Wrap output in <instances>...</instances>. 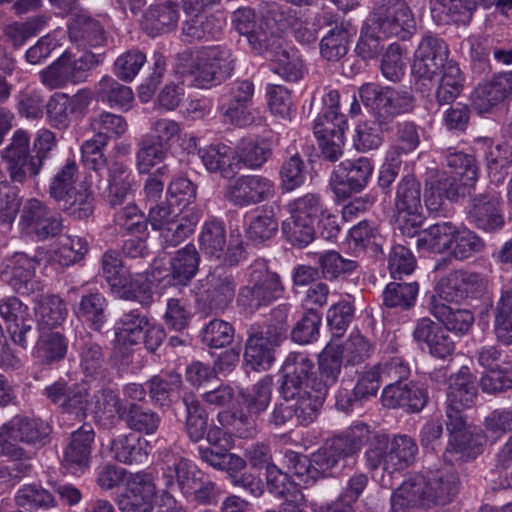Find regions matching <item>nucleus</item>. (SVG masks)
<instances>
[{
    "mask_svg": "<svg viewBox=\"0 0 512 512\" xmlns=\"http://www.w3.org/2000/svg\"><path fill=\"white\" fill-rule=\"evenodd\" d=\"M310 369L311 358L307 353L293 351L286 356L279 388L282 401L270 414L271 424L282 426L295 418L298 424L308 426L317 419L326 396L310 389L307 383Z\"/></svg>",
    "mask_w": 512,
    "mask_h": 512,
    "instance_id": "f257e3e1",
    "label": "nucleus"
},
{
    "mask_svg": "<svg viewBox=\"0 0 512 512\" xmlns=\"http://www.w3.org/2000/svg\"><path fill=\"white\" fill-rule=\"evenodd\" d=\"M161 477L164 486L156 512H187L170 493L177 486L181 495L189 502L210 505L217 501L219 490L216 484L202 477L192 461L179 454L167 451L160 462Z\"/></svg>",
    "mask_w": 512,
    "mask_h": 512,
    "instance_id": "f03ea898",
    "label": "nucleus"
},
{
    "mask_svg": "<svg viewBox=\"0 0 512 512\" xmlns=\"http://www.w3.org/2000/svg\"><path fill=\"white\" fill-rule=\"evenodd\" d=\"M57 147L54 132L40 129L33 139L22 128L16 129L0 156L12 183L24 186L36 182L52 152Z\"/></svg>",
    "mask_w": 512,
    "mask_h": 512,
    "instance_id": "7ed1b4c3",
    "label": "nucleus"
},
{
    "mask_svg": "<svg viewBox=\"0 0 512 512\" xmlns=\"http://www.w3.org/2000/svg\"><path fill=\"white\" fill-rule=\"evenodd\" d=\"M459 491L458 474L451 468L414 475L405 480L391 496L392 512L410 508L431 509L449 504Z\"/></svg>",
    "mask_w": 512,
    "mask_h": 512,
    "instance_id": "20e7f679",
    "label": "nucleus"
},
{
    "mask_svg": "<svg viewBox=\"0 0 512 512\" xmlns=\"http://www.w3.org/2000/svg\"><path fill=\"white\" fill-rule=\"evenodd\" d=\"M365 442L369 447L364 453L365 463L370 471L382 468L387 474L382 475L380 485L390 489L393 486L392 476L409 467L416 458L418 446L413 438L407 435H398L389 439L382 433L368 434Z\"/></svg>",
    "mask_w": 512,
    "mask_h": 512,
    "instance_id": "39448f33",
    "label": "nucleus"
},
{
    "mask_svg": "<svg viewBox=\"0 0 512 512\" xmlns=\"http://www.w3.org/2000/svg\"><path fill=\"white\" fill-rule=\"evenodd\" d=\"M181 73L194 77L199 87L210 88L221 84L234 71V58L230 49L223 46L185 50L177 55Z\"/></svg>",
    "mask_w": 512,
    "mask_h": 512,
    "instance_id": "423d86ee",
    "label": "nucleus"
},
{
    "mask_svg": "<svg viewBox=\"0 0 512 512\" xmlns=\"http://www.w3.org/2000/svg\"><path fill=\"white\" fill-rule=\"evenodd\" d=\"M273 381L270 376L261 378L251 389L239 393V407L234 413L218 414L222 426L230 425L241 438L254 437L261 423V415L267 410L272 398Z\"/></svg>",
    "mask_w": 512,
    "mask_h": 512,
    "instance_id": "0eeeda50",
    "label": "nucleus"
},
{
    "mask_svg": "<svg viewBox=\"0 0 512 512\" xmlns=\"http://www.w3.org/2000/svg\"><path fill=\"white\" fill-rule=\"evenodd\" d=\"M285 292L281 276L270 270L264 260H257L248 267L247 284L239 288L236 304L252 315L283 298Z\"/></svg>",
    "mask_w": 512,
    "mask_h": 512,
    "instance_id": "6e6552de",
    "label": "nucleus"
},
{
    "mask_svg": "<svg viewBox=\"0 0 512 512\" xmlns=\"http://www.w3.org/2000/svg\"><path fill=\"white\" fill-rule=\"evenodd\" d=\"M359 97L366 106L372 107L373 118L384 130H393L395 118L411 112L415 106V98L409 90L373 83L362 85Z\"/></svg>",
    "mask_w": 512,
    "mask_h": 512,
    "instance_id": "1a4fd4ad",
    "label": "nucleus"
},
{
    "mask_svg": "<svg viewBox=\"0 0 512 512\" xmlns=\"http://www.w3.org/2000/svg\"><path fill=\"white\" fill-rule=\"evenodd\" d=\"M369 434V426L358 423L351 426L344 433L327 440L323 447L312 454L314 475L325 477L342 460L358 453Z\"/></svg>",
    "mask_w": 512,
    "mask_h": 512,
    "instance_id": "9d476101",
    "label": "nucleus"
},
{
    "mask_svg": "<svg viewBox=\"0 0 512 512\" xmlns=\"http://www.w3.org/2000/svg\"><path fill=\"white\" fill-rule=\"evenodd\" d=\"M371 30L386 38L409 39L416 30L415 18L405 0H375L367 18Z\"/></svg>",
    "mask_w": 512,
    "mask_h": 512,
    "instance_id": "9b49d317",
    "label": "nucleus"
},
{
    "mask_svg": "<svg viewBox=\"0 0 512 512\" xmlns=\"http://www.w3.org/2000/svg\"><path fill=\"white\" fill-rule=\"evenodd\" d=\"M236 279L224 267H216L198 281L195 292L197 308L205 314H222L232 304L236 293Z\"/></svg>",
    "mask_w": 512,
    "mask_h": 512,
    "instance_id": "f8f14e48",
    "label": "nucleus"
},
{
    "mask_svg": "<svg viewBox=\"0 0 512 512\" xmlns=\"http://www.w3.org/2000/svg\"><path fill=\"white\" fill-rule=\"evenodd\" d=\"M449 50L446 43L436 35L427 33L420 41L411 67L416 82V90L422 94H429L433 87V80L439 72L445 69Z\"/></svg>",
    "mask_w": 512,
    "mask_h": 512,
    "instance_id": "ddd939ff",
    "label": "nucleus"
},
{
    "mask_svg": "<svg viewBox=\"0 0 512 512\" xmlns=\"http://www.w3.org/2000/svg\"><path fill=\"white\" fill-rule=\"evenodd\" d=\"M115 332L124 343H143L150 352H155L165 339L163 328L154 325L141 309L123 311L115 323Z\"/></svg>",
    "mask_w": 512,
    "mask_h": 512,
    "instance_id": "4468645a",
    "label": "nucleus"
},
{
    "mask_svg": "<svg viewBox=\"0 0 512 512\" xmlns=\"http://www.w3.org/2000/svg\"><path fill=\"white\" fill-rule=\"evenodd\" d=\"M254 91V84L248 79L235 80L224 88L219 107L226 122L239 127H246L254 122L250 111Z\"/></svg>",
    "mask_w": 512,
    "mask_h": 512,
    "instance_id": "2eb2a0df",
    "label": "nucleus"
},
{
    "mask_svg": "<svg viewBox=\"0 0 512 512\" xmlns=\"http://www.w3.org/2000/svg\"><path fill=\"white\" fill-rule=\"evenodd\" d=\"M373 169L371 160L366 157L342 161L334 168L329 185L338 199H347L367 186Z\"/></svg>",
    "mask_w": 512,
    "mask_h": 512,
    "instance_id": "dca6fc26",
    "label": "nucleus"
},
{
    "mask_svg": "<svg viewBox=\"0 0 512 512\" xmlns=\"http://www.w3.org/2000/svg\"><path fill=\"white\" fill-rule=\"evenodd\" d=\"M274 194V182L257 174L241 175L234 178L227 184L224 191L226 200L238 208L257 205L272 198Z\"/></svg>",
    "mask_w": 512,
    "mask_h": 512,
    "instance_id": "f3484780",
    "label": "nucleus"
},
{
    "mask_svg": "<svg viewBox=\"0 0 512 512\" xmlns=\"http://www.w3.org/2000/svg\"><path fill=\"white\" fill-rule=\"evenodd\" d=\"M20 225L27 234L40 240L55 237L63 229L61 214L36 198L26 200L21 210Z\"/></svg>",
    "mask_w": 512,
    "mask_h": 512,
    "instance_id": "a211bd4d",
    "label": "nucleus"
},
{
    "mask_svg": "<svg viewBox=\"0 0 512 512\" xmlns=\"http://www.w3.org/2000/svg\"><path fill=\"white\" fill-rule=\"evenodd\" d=\"M446 427L449 432V441L444 452L446 461H467L482 452L485 436L479 429L467 425L466 419L460 420L459 424L447 421Z\"/></svg>",
    "mask_w": 512,
    "mask_h": 512,
    "instance_id": "6ab92c4d",
    "label": "nucleus"
},
{
    "mask_svg": "<svg viewBox=\"0 0 512 512\" xmlns=\"http://www.w3.org/2000/svg\"><path fill=\"white\" fill-rule=\"evenodd\" d=\"M458 295L447 288L438 289V295L431 298L429 310L446 331L464 335L471 329L475 318L470 310L452 304Z\"/></svg>",
    "mask_w": 512,
    "mask_h": 512,
    "instance_id": "aec40b11",
    "label": "nucleus"
},
{
    "mask_svg": "<svg viewBox=\"0 0 512 512\" xmlns=\"http://www.w3.org/2000/svg\"><path fill=\"white\" fill-rule=\"evenodd\" d=\"M245 343L244 362L253 370H268L275 361V350L282 340L260 324L251 325Z\"/></svg>",
    "mask_w": 512,
    "mask_h": 512,
    "instance_id": "412c9836",
    "label": "nucleus"
},
{
    "mask_svg": "<svg viewBox=\"0 0 512 512\" xmlns=\"http://www.w3.org/2000/svg\"><path fill=\"white\" fill-rule=\"evenodd\" d=\"M501 205V196L495 190L475 195L467 212L468 219L485 232L498 231L505 224Z\"/></svg>",
    "mask_w": 512,
    "mask_h": 512,
    "instance_id": "4be33fe9",
    "label": "nucleus"
},
{
    "mask_svg": "<svg viewBox=\"0 0 512 512\" xmlns=\"http://www.w3.org/2000/svg\"><path fill=\"white\" fill-rule=\"evenodd\" d=\"M477 389L468 367H462L449 385L446 400L447 421L466 419L464 411L475 403Z\"/></svg>",
    "mask_w": 512,
    "mask_h": 512,
    "instance_id": "5701e85b",
    "label": "nucleus"
},
{
    "mask_svg": "<svg viewBox=\"0 0 512 512\" xmlns=\"http://www.w3.org/2000/svg\"><path fill=\"white\" fill-rule=\"evenodd\" d=\"M0 315L9 322L7 331L12 341L26 348L34 339L32 325L34 319L29 313L28 306L24 305L17 297L11 296L0 300Z\"/></svg>",
    "mask_w": 512,
    "mask_h": 512,
    "instance_id": "b1692460",
    "label": "nucleus"
},
{
    "mask_svg": "<svg viewBox=\"0 0 512 512\" xmlns=\"http://www.w3.org/2000/svg\"><path fill=\"white\" fill-rule=\"evenodd\" d=\"M342 363L339 346H327L318 356L317 370L311 359V369L307 373L310 389L326 396L340 377Z\"/></svg>",
    "mask_w": 512,
    "mask_h": 512,
    "instance_id": "393cba45",
    "label": "nucleus"
},
{
    "mask_svg": "<svg viewBox=\"0 0 512 512\" xmlns=\"http://www.w3.org/2000/svg\"><path fill=\"white\" fill-rule=\"evenodd\" d=\"M512 99V71L495 74L479 83L472 94V102L479 113H489L499 104Z\"/></svg>",
    "mask_w": 512,
    "mask_h": 512,
    "instance_id": "a878e982",
    "label": "nucleus"
},
{
    "mask_svg": "<svg viewBox=\"0 0 512 512\" xmlns=\"http://www.w3.org/2000/svg\"><path fill=\"white\" fill-rule=\"evenodd\" d=\"M235 30L245 35L251 47L258 53H264L275 36L267 21L258 18L251 8L242 7L235 10L231 17Z\"/></svg>",
    "mask_w": 512,
    "mask_h": 512,
    "instance_id": "bb28decb",
    "label": "nucleus"
},
{
    "mask_svg": "<svg viewBox=\"0 0 512 512\" xmlns=\"http://www.w3.org/2000/svg\"><path fill=\"white\" fill-rule=\"evenodd\" d=\"M381 401L387 408H402L408 413H418L426 406L428 393L412 381L389 383L382 391Z\"/></svg>",
    "mask_w": 512,
    "mask_h": 512,
    "instance_id": "cd10ccee",
    "label": "nucleus"
},
{
    "mask_svg": "<svg viewBox=\"0 0 512 512\" xmlns=\"http://www.w3.org/2000/svg\"><path fill=\"white\" fill-rule=\"evenodd\" d=\"M50 426L36 418L15 416L0 430L2 442H22L31 445H44L50 434Z\"/></svg>",
    "mask_w": 512,
    "mask_h": 512,
    "instance_id": "c85d7f7f",
    "label": "nucleus"
},
{
    "mask_svg": "<svg viewBox=\"0 0 512 512\" xmlns=\"http://www.w3.org/2000/svg\"><path fill=\"white\" fill-rule=\"evenodd\" d=\"M264 52L269 54L271 70L275 74L289 82L302 78L304 65L300 55L280 38L274 36Z\"/></svg>",
    "mask_w": 512,
    "mask_h": 512,
    "instance_id": "c756f323",
    "label": "nucleus"
},
{
    "mask_svg": "<svg viewBox=\"0 0 512 512\" xmlns=\"http://www.w3.org/2000/svg\"><path fill=\"white\" fill-rule=\"evenodd\" d=\"M68 33L70 40L84 49L100 47L106 42L105 31L100 22L82 11L70 15Z\"/></svg>",
    "mask_w": 512,
    "mask_h": 512,
    "instance_id": "7c9ffc66",
    "label": "nucleus"
},
{
    "mask_svg": "<svg viewBox=\"0 0 512 512\" xmlns=\"http://www.w3.org/2000/svg\"><path fill=\"white\" fill-rule=\"evenodd\" d=\"M273 147L270 138L250 135L241 138L234 149L233 160L251 170H258L272 157Z\"/></svg>",
    "mask_w": 512,
    "mask_h": 512,
    "instance_id": "2f4dec72",
    "label": "nucleus"
},
{
    "mask_svg": "<svg viewBox=\"0 0 512 512\" xmlns=\"http://www.w3.org/2000/svg\"><path fill=\"white\" fill-rule=\"evenodd\" d=\"M200 254L194 244L179 249L169 261L165 279L174 287L189 285L199 270Z\"/></svg>",
    "mask_w": 512,
    "mask_h": 512,
    "instance_id": "473e14b6",
    "label": "nucleus"
},
{
    "mask_svg": "<svg viewBox=\"0 0 512 512\" xmlns=\"http://www.w3.org/2000/svg\"><path fill=\"white\" fill-rule=\"evenodd\" d=\"M91 403L94 418L106 428L114 427L119 421H123L129 405L110 388H103L94 393Z\"/></svg>",
    "mask_w": 512,
    "mask_h": 512,
    "instance_id": "72a5a7b5",
    "label": "nucleus"
},
{
    "mask_svg": "<svg viewBox=\"0 0 512 512\" xmlns=\"http://www.w3.org/2000/svg\"><path fill=\"white\" fill-rule=\"evenodd\" d=\"M95 438L93 427L84 423L78 430L74 431L64 450L63 463L68 468H85L89 464L92 444Z\"/></svg>",
    "mask_w": 512,
    "mask_h": 512,
    "instance_id": "f704fd0d",
    "label": "nucleus"
},
{
    "mask_svg": "<svg viewBox=\"0 0 512 512\" xmlns=\"http://www.w3.org/2000/svg\"><path fill=\"white\" fill-rule=\"evenodd\" d=\"M149 443L134 433L122 434L111 442L113 458L127 465L144 464L148 461Z\"/></svg>",
    "mask_w": 512,
    "mask_h": 512,
    "instance_id": "c9c22d12",
    "label": "nucleus"
},
{
    "mask_svg": "<svg viewBox=\"0 0 512 512\" xmlns=\"http://www.w3.org/2000/svg\"><path fill=\"white\" fill-rule=\"evenodd\" d=\"M1 454L11 461L0 465V481L8 486L16 485L22 478L32 471V465L25 457V451L18 445L9 441L1 443Z\"/></svg>",
    "mask_w": 512,
    "mask_h": 512,
    "instance_id": "e433bc0d",
    "label": "nucleus"
},
{
    "mask_svg": "<svg viewBox=\"0 0 512 512\" xmlns=\"http://www.w3.org/2000/svg\"><path fill=\"white\" fill-rule=\"evenodd\" d=\"M179 9L176 3L165 2L151 5L142 21L143 29L152 37L169 32L177 26Z\"/></svg>",
    "mask_w": 512,
    "mask_h": 512,
    "instance_id": "4c0bfd02",
    "label": "nucleus"
},
{
    "mask_svg": "<svg viewBox=\"0 0 512 512\" xmlns=\"http://www.w3.org/2000/svg\"><path fill=\"white\" fill-rule=\"evenodd\" d=\"M39 265L37 257H30L23 252H16L7 262L6 269L11 274L10 286L19 294H29L32 290V278Z\"/></svg>",
    "mask_w": 512,
    "mask_h": 512,
    "instance_id": "58836bf2",
    "label": "nucleus"
},
{
    "mask_svg": "<svg viewBox=\"0 0 512 512\" xmlns=\"http://www.w3.org/2000/svg\"><path fill=\"white\" fill-rule=\"evenodd\" d=\"M107 306V299L102 293L91 292L81 297L74 307V314L92 330L100 332L107 322Z\"/></svg>",
    "mask_w": 512,
    "mask_h": 512,
    "instance_id": "ea45409f",
    "label": "nucleus"
},
{
    "mask_svg": "<svg viewBox=\"0 0 512 512\" xmlns=\"http://www.w3.org/2000/svg\"><path fill=\"white\" fill-rule=\"evenodd\" d=\"M120 287L112 293L124 300L137 301L142 308H149L154 302L152 282L144 274L137 273L134 276L127 273Z\"/></svg>",
    "mask_w": 512,
    "mask_h": 512,
    "instance_id": "a19ab883",
    "label": "nucleus"
},
{
    "mask_svg": "<svg viewBox=\"0 0 512 512\" xmlns=\"http://www.w3.org/2000/svg\"><path fill=\"white\" fill-rule=\"evenodd\" d=\"M201 218L198 209H189L183 216L160 230V241L163 249L174 248L188 238Z\"/></svg>",
    "mask_w": 512,
    "mask_h": 512,
    "instance_id": "79ce46f5",
    "label": "nucleus"
},
{
    "mask_svg": "<svg viewBox=\"0 0 512 512\" xmlns=\"http://www.w3.org/2000/svg\"><path fill=\"white\" fill-rule=\"evenodd\" d=\"M108 182L106 198L109 205L115 207L122 204L133 187V176L128 166L119 161L113 162L108 168Z\"/></svg>",
    "mask_w": 512,
    "mask_h": 512,
    "instance_id": "37998d69",
    "label": "nucleus"
},
{
    "mask_svg": "<svg viewBox=\"0 0 512 512\" xmlns=\"http://www.w3.org/2000/svg\"><path fill=\"white\" fill-rule=\"evenodd\" d=\"M456 229L457 227L451 222H438L421 231L416 240V245L419 249L435 253L449 251Z\"/></svg>",
    "mask_w": 512,
    "mask_h": 512,
    "instance_id": "c03bdc74",
    "label": "nucleus"
},
{
    "mask_svg": "<svg viewBox=\"0 0 512 512\" xmlns=\"http://www.w3.org/2000/svg\"><path fill=\"white\" fill-rule=\"evenodd\" d=\"M222 32V23L215 16L196 14L183 23L182 34L184 41H209L218 38Z\"/></svg>",
    "mask_w": 512,
    "mask_h": 512,
    "instance_id": "a18cd8bd",
    "label": "nucleus"
},
{
    "mask_svg": "<svg viewBox=\"0 0 512 512\" xmlns=\"http://www.w3.org/2000/svg\"><path fill=\"white\" fill-rule=\"evenodd\" d=\"M95 94L97 101L106 103L112 108H128L134 100L132 89L111 76H104L98 82Z\"/></svg>",
    "mask_w": 512,
    "mask_h": 512,
    "instance_id": "49530a36",
    "label": "nucleus"
},
{
    "mask_svg": "<svg viewBox=\"0 0 512 512\" xmlns=\"http://www.w3.org/2000/svg\"><path fill=\"white\" fill-rule=\"evenodd\" d=\"M435 91L439 105L451 104L459 97L464 88V77L457 63L450 61L441 72Z\"/></svg>",
    "mask_w": 512,
    "mask_h": 512,
    "instance_id": "de8ad7c7",
    "label": "nucleus"
},
{
    "mask_svg": "<svg viewBox=\"0 0 512 512\" xmlns=\"http://www.w3.org/2000/svg\"><path fill=\"white\" fill-rule=\"evenodd\" d=\"M68 342L65 336L52 330H40L36 355L42 363L50 365L62 361L67 354Z\"/></svg>",
    "mask_w": 512,
    "mask_h": 512,
    "instance_id": "09e8293b",
    "label": "nucleus"
},
{
    "mask_svg": "<svg viewBox=\"0 0 512 512\" xmlns=\"http://www.w3.org/2000/svg\"><path fill=\"white\" fill-rule=\"evenodd\" d=\"M40 330H52L60 326L67 317L66 303L57 295H43L37 302Z\"/></svg>",
    "mask_w": 512,
    "mask_h": 512,
    "instance_id": "8fccbe9b",
    "label": "nucleus"
},
{
    "mask_svg": "<svg viewBox=\"0 0 512 512\" xmlns=\"http://www.w3.org/2000/svg\"><path fill=\"white\" fill-rule=\"evenodd\" d=\"M123 421L132 431L152 435L157 432L161 423V417L156 411L131 402L127 406Z\"/></svg>",
    "mask_w": 512,
    "mask_h": 512,
    "instance_id": "3c124183",
    "label": "nucleus"
},
{
    "mask_svg": "<svg viewBox=\"0 0 512 512\" xmlns=\"http://www.w3.org/2000/svg\"><path fill=\"white\" fill-rule=\"evenodd\" d=\"M183 403L186 407L185 432L192 442L202 440L207 432L208 413L193 394H185Z\"/></svg>",
    "mask_w": 512,
    "mask_h": 512,
    "instance_id": "603ef678",
    "label": "nucleus"
},
{
    "mask_svg": "<svg viewBox=\"0 0 512 512\" xmlns=\"http://www.w3.org/2000/svg\"><path fill=\"white\" fill-rule=\"evenodd\" d=\"M90 129L94 132L93 137L108 143L125 134L128 124L123 116L102 111L90 118Z\"/></svg>",
    "mask_w": 512,
    "mask_h": 512,
    "instance_id": "864d4df0",
    "label": "nucleus"
},
{
    "mask_svg": "<svg viewBox=\"0 0 512 512\" xmlns=\"http://www.w3.org/2000/svg\"><path fill=\"white\" fill-rule=\"evenodd\" d=\"M200 250L208 257L220 259L226 247L224 223L211 220L204 223L199 235Z\"/></svg>",
    "mask_w": 512,
    "mask_h": 512,
    "instance_id": "5fc2aeb1",
    "label": "nucleus"
},
{
    "mask_svg": "<svg viewBox=\"0 0 512 512\" xmlns=\"http://www.w3.org/2000/svg\"><path fill=\"white\" fill-rule=\"evenodd\" d=\"M494 331L500 342L512 344V289L502 290L495 304Z\"/></svg>",
    "mask_w": 512,
    "mask_h": 512,
    "instance_id": "6e6d98bb",
    "label": "nucleus"
},
{
    "mask_svg": "<svg viewBox=\"0 0 512 512\" xmlns=\"http://www.w3.org/2000/svg\"><path fill=\"white\" fill-rule=\"evenodd\" d=\"M15 502L18 507L29 512L48 510L56 506L55 497L48 490L37 484L21 487L15 495Z\"/></svg>",
    "mask_w": 512,
    "mask_h": 512,
    "instance_id": "4d7b16f0",
    "label": "nucleus"
},
{
    "mask_svg": "<svg viewBox=\"0 0 512 512\" xmlns=\"http://www.w3.org/2000/svg\"><path fill=\"white\" fill-rule=\"evenodd\" d=\"M410 210H422L421 184L413 175H406L396 186L394 212Z\"/></svg>",
    "mask_w": 512,
    "mask_h": 512,
    "instance_id": "13d9d810",
    "label": "nucleus"
},
{
    "mask_svg": "<svg viewBox=\"0 0 512 512\" xmlns=\"http://www.w3.org/2000/svg\"><path fill=\"white\" fill-rule=\"evenodd\" d=\"M64 65L66 75L70 84H79L84 82L90 72L98 66L99 58L96 54L87 52L80 57H75L69 51H65L60 56Z\"/></svg>",
    "mask_w": 512,
    "mask_h": 512,
    "instance_id": "bf43d9fd",
    "label": "nucleus"
},
{
    "mask_svg": "<svg viewBox=\"0 0 512 512\" xmlns=\"http://www.w3.org/2000/svg\"><path fill=\"white\" fill-rule=\"evenodd\" d=\"M169 150L153 140L148 135H143L137 142L136 168L139 173H149L158 163L165 160Z\"/></svg>",
    "mask_w": 512,
    "mask_h": 512,
    "instance_id": "052dcab7",
    "label": "nucleus"
},
{
    "mask_svg": "<svg viewBox=\"0 0 512 512\" xmlns=\"http://www.w3.org/2000/svg\"><path fill=\"white\" fill-rule=\"evenodd\" d=\"M418 291L417 282H391L383 291V304L388 308L410 309L416 302Z\"/></svg>",
    "mask_w": 512,
    "mask_h": 512,
    "instance_id": "680f3d73",
    "label": "nucleus"
},
{
    "mask_svg": "<svg viewBox=\"0 0 512 512\" xmlns=\"http://www.w3.org/2000/svg\"><path fill=\"white\" fill-rule=\"evenodd\" d=\"M278 219L273 206H264L247 229V237L255 243H263L273 238L278 231Z\"/></svg>",
    "mask_w": 512,
    "mask_h": 512,
    "instance_id": "e2e57ef3",
    "label": "nucleus"
},
{
    "mask_svg": "<svg viewBox=\"0 0 512 512\" xmlns=\"http://www.w3.org/2000/svg\"><path fill=\"white\" fill-rule=\"evenodd\" d=\"M58 203L65 212L77 219H86L94 211L93 193L84 184H81L79 188Z\"/></svg>",
    "mask_w": 512,
    "mask_h": 512,
    "instance_id": "0e129e2a",
    "label": "nucleus"
},
{
    "mask_svg": "<svg viewBox=\"0 0 512 512\" xmlns=\"http://www.w3.org/2000/svg\"><path fill=\"white\" fill-rule=\"evenodd\" d=\"M321 322V313L315 308H308L294 325L291 339L298 344H310L317 341Z\"/></svg>",
    "mask_w": 512,
    "mask_h": 512,
    "instance_id": "69168bd1",
    "label": "nucleus"
},
{
    "mask_svg": "<svg viewBox=\"0 0 512 512\" xmlns=\"http://www.w3.org/2000/svg\"><path fill=\"white\" fill-rule=\"evenodd\" d=\"M490 177L496 181L504 179L505 170L512 164V151L506 144L490 143L484 152Z\"/></svg>",
    "mask_w": 512,
    "mask_h": 512,
    "instance_id": "338daca9",
    "label": "nucleus"
},
{
    "mask_svg": "<svg viewBox=\"0 0 512 512\" xmlns=\"http://www.w3.org/2000/svg\"><path fill=\"white\" fill-rule=\"evenodd\" d=\"M350 33L341 26H335L320 42V53L328 61H337L348 51Z\"/></svg>",
    "mask_w": 512,
    "mask_h": 512,
    "instance_id": "774afa93",
    "label": "nucleus"
}]
</instances>
